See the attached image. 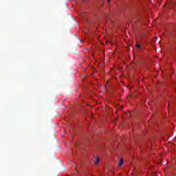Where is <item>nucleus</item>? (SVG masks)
<instances>
[{
    "instance_id": "obj_4",
    "label": "nucleus",
    "mask_w": 176,
    "mask_h": 176,
    "mask_svg": "<svg viewBox=\"0 0 176 176\" xmlns=\"http://www.w3.org/2000/svg\"><path fill=\"white\" fill-rule=\"evenodd\" d=\"M107 2H108V3L111 2V0H108Z\"/></svg>"
},
{
    "instance_id": "obj_2",
    "label": "nucleus",
    "mask_w": 176,
    "mask_h": 176,
    "mask_svg": "<svg viewBox=\"0 0 176 176\" xmlns=\"http://www.w3.org/2000/svg\"><path fill=\"white\" fill-rule=\"evenodd\" d=\"M135 46H136V47H137V49H138V50H140V49H141V45H140V44H138V43H136V44H135Z\"/></svg>"
},
{
    "instance_id": "obj_1",
    "label": "nucleus",
    "mask_w": 176,
    "mask_h": 176,
    "mask_svg": "<svg viewBox=\"0 0 176 176\" xmlns=\"http://www.w3.org/2000/svg\"><path fill=\"white\" fill-rule=\"evenodd\" d=\"M94 163L96 165L100 163V157H96Z\"/></svg>"
},
{
    "instance_id": "obj_5",
    "label": "nucleus",
    "mask_w": 176,
    "mask_h": 176,
    "mask_svg": "<svg viewBox=\"0 0 176 176\" xmlns=\"http://www.w3.org/2000/svg\"><path fill=\"white\" fill-rule=\"evenodd\" d=\"M83 1V2H86V1H87V0H82Z\"/></svg>"
},
{
    "instance_id": "obj_6",
    "label": "nucleus",
    "mask_w": 176,
    "mask_h": 176,
    "mask_svg": "<svg viewBox=\"0 0 176 176\" xmlns=\"http://www.w3.org/2000/svg\"><path fill=\"white\" fill-rule=\"evenodd\" d=\"M123 108H124V107H121V109H123Z\"/></svg>"
},
{
    "instance_id": "obj_3",
    "label": "nucleus",
    "mask_w": 176,
    "mask_h": 176,
    "mask_svg": "<svg viewBox=\"0 0 176 176\" xmlns=\"http://www.w3.org/2000/svg\"><path fill=\"white\" fill-rule=\"evenodd\" d=\"M122 164H123V159H121V160H120V163L118 164L119 167H120V166H122Z\"/></svg>"
},
{
    "instance_id": "obj_7",
    "label": "nucleus",
    "mask_w": 176,
    "mask_h": 176,
    "mask_svg": "<svg viewBox=\"0 0 176 176\" xmlns=\"http://www.w3.org/2000/svg\"><path fill=\"white\" fill-rule=\"evenodd\" d=\"M80 42H83L82 41H80Z\"/></svg>"
}]
</instances>
